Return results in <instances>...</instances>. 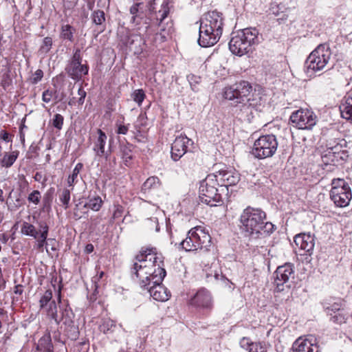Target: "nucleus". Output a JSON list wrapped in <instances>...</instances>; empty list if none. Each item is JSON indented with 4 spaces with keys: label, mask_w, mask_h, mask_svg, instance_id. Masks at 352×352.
Instances as JSON below:
<instances>
[{
    "label": "nucleus",
    "mask_w": 352,
    "mask_h": 352,
    "mask_svg": "<svg viewBox=\"0 0 352 352\" xmlns=\"http://www.w3.org/2000/svg\"><path fill=\"white\" fill-rule=\"evenodd\" d=\"M75 32L76 29L73 26L69 24L62 25L59 37L63 41L73 42L74 40V34Z\"/></svg>",
    "instance_id": "cd10ccee"
},
{
    "label": "nucleus",
    "mask_w": 352,
    "mask_h": 352,
    "mask_svg": "<svg viewBox=\"0 0 352 352\" xmlns=\"http://www.w3.org/2000/svg\"><path fill=\"white\" fill-rule=\"evenodd\" d=\"M155 250L142 249L135 256V261L131 268L132 276L135 275L139 280V285L142 288L151 283H162L166 276L164 262Z\"/></svg>",
    "instance_id": "f257e3e1"
},
{
    "label": "nucleus",
    "mask_w": 352,
    "mask_h": 352,
    "mask_svg": "<svg viewBox=\"0 0 352 352\" xmlns=\"http://www.w3.org/2000/svg\"><path fill=\"white\" fill-rule=\"evenodd\" d=\"M124 212V208L120 205L115 206V209L113 213V219H119L122 216Z\"/></svg>",
    "instance_id": "3c124183"
},
{
    "label": "nucleus",
    "mask_w": 352,
    "mask_h": 352,
    "mask_svg": "<svg viewBox=\"0 0 352 352\" xmlns=\"http://www.w3.org/2000/svg\"><path fill=\"white\" fill-rule=\"evenodd\" d=\"M94 245L91 243L89 244H87L86 246H85V252L87 253V254H90L93 251H94Z\"/></svg>",
    "instance_id": "0e129e2a"
},
{
    "label": "nucleus",
    "mask_w": 352,
    "mask_h": 352,
    "mask_svg": "<svg viewBox=\"0 0 352 352\" xmlns=\"http://www.w3.org/2000/svg\"><path fill=\"white\" fill-rule=\"evenodd\" d=\"M116 125H117L116 133L118 134L126 135L127 133V132L129 131L128 125H124V124H118V123H117Z\"/></svg>",
    "instance_id": "6e6d98bb"
},
{
    "label": "nucleus",
    "mask_w": 352,
    "mask_h": 352,
    "mask_svg": "<svg viewBox=\"0 0 352 352\" xmlns=\"http://www.w3.org/2000/svg\"><path fill=\"white\" fill-rule=\"evenodd\" d=\"M56 241L54 239H48V245L51 247L50 248L53 251L56 250Z\"/></svg>",
    "instance_id": "680f3d73"
},
{
    "label": "nucleus",
    "mask_w": 352,
    "mask_h": 352,
    "mask_svg": "<svg viewBox=\"0 0 352 352\" xmlns=\"http://www.w3.org/2000/svg\"><path fill=\"white\" fill-rule=\"evenodd\" d=\"M331 56L329 47L319 45L307 57L305 62V71L309 76L321 71L329 63Z\"/></svg>",
    "instance_id": "423d86ee"
},
{
    "label": "nucleus",
    "mask_w": 352,
    "mask_h": 352,
    "mask_svg": "<svg viewBox=\"0 0 352 352\" xmlns=\"http://www.w3.org/2000/svg\"><path fill=\"white\" fill-rule=\"evenodd\" d=\"M1 138L2 140H3L6 142H10V139L9 138V133L5 131H2L1 132Z\"/></svg>",
    "instance_id": "e2e57ef3"
},
{
    "label": "nucleus",
    "mask_w": 352,
    "mask_h": 352,
    "mask_svg": "<svg viewBox=\"0 0 352 352\" xmlns=\"http://www.w3.org/2000/svg\"><path fill=\"white\" fill-rule=\"evenodd\" d=\"M321 78L325 80L327 84H331L333 82V78L330 72H324L322 74Z\"/></svg>",
    "instance_id": "13d9d810"
},
{
    "label": "nucleus",
    "mask_w": 352,
    "mask_h": 352,
    "mask_svg": "<svg viewBox=\"0 0 352 352\" xmlns=\"http://www.w3.org/2000/svg\"><path fill=\"white\" fill-rule=\"evenodd\" d=\"M330 198L337 207L344 208L352 199V190L349 182L344 179L335 178L331 181Z\"/></svg>",
    "instance_id": "6e6552de"
},
{
    "label": "nucleus",
    "mask_w": 352,
    "mask_h": 352,
    "mask_svg": "<svg viewBox=\"0 0 352 352\" xmlns=\"http://www.w3.org/2000/svg\"><path fill=\"white\" fill-rule=\"evenodd\" d=\"M199 79H200L199 77L195 76L194 75L188 76V80L192 87V81L195 82V83H198Z\"/></svg>",
    "instance_id": "052dcab7"
},
{
    "label": "nucleus",
    "mask_w": 352,
    "mask_h": 352,
    "mask_svg": "<svg viewBox=\"0 0 352 352\" xmlns=\"http://www.w3.org/2000/svg\"><path fill=\"white\" fill-rule=\"evenodd\" d=\"M274 285L277 292L289 289L294 279V266L290 263L278 266L274 273Z\"/></svg>",
    "instance_id": "f8f14e48"
},
{
    "label": "nucleus",
    "mask_w": 352,
    "mask_h": 352,
    "mask_svg": "<svg viewBox=\"0 0 352 352\" xmlns=\"http://www.w3.org/2000/svg\"><path fill=\"white\" fill-rule=\"evenodd\" d=\"M91 18L93 23L96 25H101L105 21L104 12L100 10L94 11Z\"/></svg>",
    "instance_id": "ea45409f"
},
{
    "label": "nucleus",
    "mask_w": 352,
    "mask_h": 352,
    "mask_svg": "<svg viewBox=\"0 0 352 352\" xmlns=\"http://www.w3.org/2000/svg\"><path fill=\"white\" fill-rule=\"evenodd\" d=\"M224 25V17L217 10L209 11L200 21L198 43L202 47L216 44L220 39Z\"/></svg>",
    "instance_id": "20e7f679"
},
{
    "label": "nucleus",
    "mask_w": 352,
    "mask_h": 352,
    "mask_svg": "<svg viewBox=\"0 0 352 352\" xmlns=\"http://www.w3.org/2000/svg\"><path fill=\"white\" fill-rule=\"evenodd\" d=\"M212 174L217 178L219 185L227 189L229 186L236 185L240 180L239 173L233 168L220 169Z\"/></svg>",
    "instance_id": "dca6fc26"
},
{
    "label": "nucleus",
    "mask_w": 352,
    "mask_h": 352,
    "mask_svg": "<svg viewBox=\"0 0 352 352\" xmlns=\"http://www.w3.org/2000/svg\"><path fill=\"white\" fill-rule=\"evenodd\" d=\"M102 203L101 198L96 196L89 199V201L84 204L83 208H89L94 211H98L102 206Z\"/></svg>",
    "instance_id": "e433bc0d"
},
{
    "label": "nucleus",
    "mask_w": 352,
    "mask_h": 352,
    "mask_svg": "<svg viewBox=\"0 0 352 352\" xmlns=\"http://www.w3.org/2000/svg\"><path fill=\"white\" fill-rule=\"evenodd\" d=\"M63 116L59 113H56L52 119V124L56 129L60 130L63 128Z\"/></svg>",
    "instance_id": "a18cd8bd"
},
{
    "label": "nucleus",
    "mask_w": 352,
    "mask_h": 352,
    "mask_svg": "<svg viewBox=\"0 0 352 352\" xmlns=\"http://www.w3.org/2000/svg\"><path fill=\"white\" fill-rule=\"evenodd\" d=\"M43 77V72L41 69H37L30 78V82L32 85L37 84Z\"/></svg>",
    "instance_id": "de8ad7c7"
},
{
    "label": "nucleus",
    "mask_w": 352,
    "mask_h": 352,
    "mask_svg": "<svg viewBox=\"0 0 352 352\" xmlns=\"http://www.w3.org/2000/svg\"><path fill=\"white\" fill-rule=\"evenodd\" d=\"M168 13V10L166 8H164L163 10H159L158 13L157 14V21L160 20V22L158 25L160 24V23L167 16V14Z\"/></svg>",
    "instance_id": "4d7b16f0"
},
{
    "label": "nucleus",
    "mask_w": 352,
    "mask_h": 352,
    "mask_svg": "<svg viewBox=\"0 0 352 352\" xmlns=\"http://www.w3.org/2000/svg\"><path fill=\"white\" fill-rule=\"evenodd\" d=\"M258 31L256 28H245L232 34L229 49L235 55L241 56L247 54L253 45L258 43Z\"/></svg>",
    "instance_id": "39448f33"
},
{
    "label": "nucleus",
    "mask_w": 352,
    "mask_h": 352,
    "mask_svg": "<svg viewBox=\"0 0 352 352\" xmlns=\"http://www.w3.org/2000/svg\"><path fill=\"white\" fill-rule=\"evenodd\" d=\"M116 328V322L110 318H104L99 325V329L101 332L107 334L113 333Z\"/></svg>",
    "instance_id": "2f4dec72"
},
{
    "label": "nucleus",
    "mask_w": 352,
    "mask_h": 352,
    "mask_svg": "<svg viewBox=\"0 0 352 352\" xmlns=\"http://www.w3.org/2000/svg\"><path fill=\"white\" fill-rule=\"evenodd\" d=\"M8 234H5V233H3V234H0V241L3 243H6L7 241H8Z\"/></svg>",
    "instance_id": "69168bd1"
},
{
    "label": "nucleus",
    "mask_w": 352,
    "mask_h": 352,
    "mask_svg": "<svg viewBox=\"0 0 352 352\" xmlns=\"http://www.w3.org/2000/svg\"><path fill=\"white\" fill-rule=\"evenodd\" d=\"M341 305L338 302H334L332 305H330L329 306H326L325 309L327 310V313L329 314H331L330 311H332L333 313H336V311H338L340 310Z\"/></svg>",
    "instance_id": "864d4df0"
},
{
    "label": "nucleus",
    "mask_w": 352,
    "mask_h": 352,
    "mask_svg": "<svg viewBox=\"0 0 352 352\" xmlns=\"http://www.w3.org/2000/svg\"><path fill=\"white\" fill-rule=\"evenodd\" d=\"M254 343L255 342H250L249 338L244 337L240 341V346L242 348H243L246 350H248V351H250V349L251 348L252 344H254Z\"/></svg>",
    "instance_id": "603ef678"
},
{
    "label": "nucleus",
    "mask_w": 352,
    "mask_h": 352,
    "mask_svg": "<svg viewBox=\"0 0 352 352\" xmlns=\"http://www.w3.org/2000/svg\"><path fill=\"white\" fill-rule=\"evenodd\" d=\"M321 158L322 162L324 164H336V163H339L341 161L338 158V156H336L333 153H331V151L327 148L322 153Z\"/></svg>",
    "instance_id": "473e14b6"
},
{
    "label": "nucleus",
    "mask_w": 352,
    "mask_h": 352,
    "mask_svg": "<svg viewBox=\"0 0 352 352\" xmlns=\"http://www.w3.org/2000/svg\"><path fill=\"white\" fill-rule=\"evenodd\" d=\"M316 116L309 109H299L292 113L290 122L298 129H311L316 124Z\"/></svg>",
    "instance_id": "ddd939ff"
},
{
    "label": "nucleus",
    "mask_w": 352,
    "mask_h": 352,
    "mask_svg": "<svg viewBox=\"0 0 352 352\" xmlns=\"http://www.w3.org/2000/svg\"><path fill=\"white\" fill-rule=\"evenodd\" d=\"M252 91V86L247 81L236 82L226 87L224 97L236 103L234 113L241 120L250 122L254 118V113L257 111L254 99L248 98Z\"/></svg>",
    "instance_id": "f03ea898"
},
{
    "label": "nucleus",
    "mask_w": 352,
    "mask_h": 352,
    "mask_svg": "<svg viewBox=\"0 0 352 352\" xmlns=\"http://www.w3.org/2000/svg\"><path fill=\"white\" fill-rule=\"evenodd\" d=\"M289 352H320L319 346L313 337L303 339L298 338L292 344Z\"/></svg>",
    "instance_id": "a211bd4d"
},
{
    "label": "nucleus",
    "mask_w": 352,
    "mask_h": 352,
    "mask_svg": "<svg viewBox=\"0 0 352 352\" xmlns=\"http://www.w3.org/2000/svg\"><path fill=\"white\" fill-rule=\"evenodd\" d=\"M146 224H147V226L150 229H152L153 228V226H155V231L158 232L160 230L158 221L156 217H152V218L148 219L146 221Z\"/></svg>",
    "instance_id": "8fccbe9b"
},
{
    "label": "nucleus",
    "mask_w": 352,
    "mask_h": 352,
    "mask_svg": "<svg viewBox=\"0 0 352 352\" xmlns=\"http://www.w3.org/2000/svg\"><path fill=\"white\" fill-rule=\"evenodd\" d=\"M72 189L63 188L58 191V199L65 209L69 208Z\"/></svg>",
    "instance_id": "72a5a7b5"
},
{
    "label": "nucleus",
    "mask_w": 352,
    "mask_h": 352,
    "mask_svg": "<svg viewBox=\"0 0 352 352\" xmlns=\"http://www.w3.org/2000/svg\"><path fill=\"white\" fill-rule=\"evenodd\" d=\"M326 147L331 151L341 161L346 160L349 157L348 152L345 149L346 142L344 140H331L327 142Z\"/></svg>",
    "instance_id": "5701e85b"
},
{
    "label": "nucleus",
    "mask_w": 352,
    "mask_h": 352,
    "mask_svg": "<svg viewBox=\"0 0 352 352\" xmlns=\"http://www.w3.org/2000/svg\"><path fill=\"white\" fill-rule=\"evenodd\" d=\"M153 8L150 3H144V2H136L133 3L130 9L129 12L131 14V23L140 29L138 26L144 21L145 25V32L150 28L151 17L150 16L153 12Z\"/></svg>",
    "instance_id": "9b49d317"
},
{
    "label": "nucleus",
    "mask_w": 352,
    "mask_h": 352,
    "mask_svg": "<svg viewBox=\"0 0 352 352\" xmlns=\"http://www.w3.org/2000/svg\"><path fill=\"white\" fill-rule=\"evenodd\" d=\"M104 274V273L102 271L98 272V274L96 275L95 278H96L97 280H99L103 277Z\"/></svg>",
    "instance_id": "774afa93"
},
{
    "label": "nucleus",
    "mask_w": 352,
    "mask_h": 352,
    "mask_svg": "<svg viewBox=\"0 0 352 352\" xmlns=\"http://www.w3.org/2000/svg\"><path fill=\"white\" fill-rule=\"evenodd\" d=\"M145 96V94L142 89H136L131 95L133 100L136 102L139 106L142 104Z\"/></svg>",
    "instance_id": "c03bdc74"
},
{
    "label": "nucleus",
    "mask_w": 352,
    "mask_h": 352,
    "mask_svg": "<svg viewBox=\"0 0 352 352\" xmlns=\"http://www.w3.org/2000/svg\"><path fill=\"white\" fill-rule=\"evenodd\" d=\"M210 242V236L201 227H195L188 232L179 245L186 251H195L206 248Z\"/></svg>",
    "instance_id": "1a4fd4ad"
},
{
    "label": "nucleus",
    "mask_w": 352,
    "mask_h": 352,
    "mask_svg": "<svg viewBox=\"0 0 352 352\" xmlns=\"http://www.w3.org/2000/svg\"><path fill=\"white\" fill-rule=\"evenodd\" d=\"M53 45L52 38L50 36H46L43 39L42 43L40 45L38 52L40 54L45 55L47 54Z\"/></svg>",
    "instance_id": "4c0bfd02"
},
{
    "label": "nucleus",
    "mask_w": 352,
    "mask_h": 352,
    "mask_svg": "<svg viewBox=\"0 0 352 352\" xmlns=\"http://www.w3.org/2000/svg\"><path fill=\"white\" fill-rule=\"evenodd\" d=\"M83 168V164L82 163H78L74 168L72 170V173L69 175L67 178V185L69 187H72V190L75 184H76L78 182V175L80 170Z\"/></svg>",
    "instance_id": "7c9ffc66"
},
{
    "label": "nucleus",
    "mask_w": 352,
    "mask_h": 352,
    "mask_svg": "<svg viewBox=\"0 0 352 352\" xmlns=\"http://www.w3.org/2000/svg\"><path fill=\"white\" fill-rule=\"evenodd\" d=\"M48 316L51 317L57 324H60L59 317L57 314V307L55 300H52L44 309Z\"/></svg>",
    "instance_id": "c9c22d12"
},
{
    "label": "nucleus",
    "mask_w": 352,
    "mask_h": 352,
    "mask_svg": "<svg viewBox=\"0 0 352 352\" xmlns=\"http://www.w3.org/2000/svg\"><path fill=\"white\" fill-rule=\"evenodd\" d=\"M266 214L259 208L247 207L240 217L241 229L245 236L254 239L265 237L274 230V225L265 221Z\"/></svg>",
    "instance_id": "7ed1b4c3"
},
{
    "label": "nucleus",
    "mask_w": 352,
    "mask_h": 352,
    "mask_svg": "<svg viewBox=\"0 0 352 352\" xmlns=\"http://www.w3.org/2000/svg\"><path fill=\"white\" fill-rule=\"evenodd\" d=\"M6 287V280L3 278L1 267H0V291H3Z\"/></svg>",
    "instance_id": "bf43d9fd"
},
{
    "label": "nucleus",
    "mask_w": 352,
    "mask_h": 352,
    "mask_svg": "<svg viewBox=\"0 0 352 352\" xmlns=\"http://www.w3.org/2000/svg\"><path fill=\"white\" fill-rule=\"evenodd\" d=\"M339 108L343 118L352 120V88L342 99Z\"/></svg>",
    "instance_id": "b1692460"
},
{
    "label": "nucleus",
    "mask_w": 352,
    "mask_h": 352,
    "mask_svg": "<svg viewBox=\"0 0 352 352\" xmlns=\"http://www.w3.org/2000/svg\"><path fill=\"white\" fill-rule=\"evenodd\" d=\"M190 303L197 307L210 309L212 306V298L209 291L201 288L190 299Z\"/></svg>",
    "instance_id": "aec40b11"
},
{
    "label": "nucleus",
    "mask_w": 352,
    "mask_h": 352,
    "mask_svg": "<svg viewBox=\"0 0 352 352\" xmlns=\"http://www.w3.org/2000/svg\"><path fill=\"white\" fill-rule=\"evenodd\" d=\"M192 140L186 135H179L175 138L171 146V157L174 161L179 160L187 151Z\"/></svg>",
    "instance_id": "f3484780"
},
{
    "label": "nucleus",
    "mask_w": 352,
    "mask_h": 352,
    "mask_svg": "<svg viewBox=\"0 0 352 352\" xmlns=\"http://www.w3.org/2000/svg\"><path fill=\"white\" fill-rule=\"evenodd\" d=\"M21 231L23 234L33 237L34 239H37L40 233L38 227L37 230L33 224L25 221L23 223Z\"/></svg>",
    "instance_id": "c85d7f7f"
},
{
    "label": "nucleus",
    "mask_w": 352,
    "mask_h": 352,
    "mask_svg": "<svg viewBox=\"0 0 352 352\" xmlns=\"http://www.w3.org/2000/svg\"><path fill=\"white\" fill-rule=\"evenodd\" d=\"M19 151L6 153L2 158L1 164L3 166L9 168L14 163L18 157Z\"/></svg>",
    "instance_id": "f704fd0d"
},
{
    "label": "nucleus",
    "mask_w": 352,
    "mask_h": 352,
    "mask_svg": "<svg viewBox=\"0 0 352 352\" xmlns=\"http://www.w3.org/2000/svg\"><path fill=\"white\" fill-rule=\"evenodd\" d=\"M36 350L41 352H54V346L49 332L39 339Z\"/></svg>",
    "instance_id": "bb28decb"
},
{
    "label": "nucleus",
    "mask_w": 352,
    "mask_h": 352,
    "mask_svg": "<svg viewBox=\"0 0 352 352\" xmlns=\"http://www.w3.org/2000/svg\"><path fill=\"white\" fill-rule=\"evenodd\" d=\"M295 244L300 248L301 250L311 256L313 254L315 246V237L314 234L309 233H300L294 236Z\"/></svg>",
    "instance_id": "6ab92c4d"
},
{
    "label": "nucleus",
    "mask_w": 352,
    "mask_h": 352,
    "mask_svg": "<svg viewBox=\"0 0 352 352\" xmlns=\"http://www.w3.org/2000/svg\"><path fill=\"white\" fill-rule=\"evenodd\" d=\"M61 317L59 318L60 322H62L65 326L67 336L72 340H76L78 337V327L74 325V314L72 309L67 305L60 306Z\"/></svg>",
    "instance_id": "2eb2a0df"
},
{
    "label": "nucleus",
    "mask_w": 352,
    "mask_h": 352,
    "mask_svg": "<svg viewBox=\"0 0 352 352\" xmlns=\"http://www.w3.org/2000/svg\"><path fill=\"white\" fill-rule=\"evenodd\" d=\"M206 278L208 279V281H212V279H214L216 281H223L226 285L230 283V280L226 278L223 275H222L221 273H219L218 272L215 271L213 274H207Z\"/></svg>",
    "instance_id": "79ce46f5"
},
{
    "label": "nucleus",
    "mask_w": 352,
    "mask_h": 352,
    "mask_svg": "<svg viewBox=\"0 0 352 352\" xmlns=\"http://www.w3.org/2000/svg\"><path fill=\"white\" fill-rule=\"evenodd\" d=\"M284 9L285 7L283 5L272 3L270 5V11L271 14L278 16L280 13L283 12Z\"/></svg>",
    "instance_id": "49530a36"
},
{
    "label": "nucleus",
    "mask_w": 352,
    "mask_h": 352,
    "mask_svg": "<svg viewBox=\"0 0 352 352\" xmlns=\"http://www.w3.org/2000/svg\"><path fill=\"white\" fill-rule=\"evenodd\" d=\"M213 174H209L201 182L199 186V199L202 203L213 206L222 201L221 195L218 192L217 186L219 185L217 178Z\"/></svg>",
    "instance_id": "0eeeda50"
},
{
    "label": "nucleus",
    "mask_w": 352,
    "mask_h": 352,
    "mask_svg": "<svg viewBox=\"0 0 352 352\" xmlns=\"http://www.w3.org/2000/svg\"><path fill=\"white\" fill-rule=\"evenodd\" d=\"M52 292L51 290H47L43 294L42 297L39 300L40 307L41 309H45L52 300Z\"/></svg>",
    "instance_id": "a19ab883"
},
{
    "label": "nucleus",
    "mask_w": 352,
    "mask_h": 352,
    "mask_svg": "<svg viewBox=\"0 0 352 352\" xmlns=\"http://www.w3.org/2000/svg\"><path fill=\"white\" fill-rule=\"evenodd\" d=\"M37 226L39 228V235L37 239V248L38 249L43 248L45 246L46 251L48 252L47 246H48V232H49V226L46 221H38L36 222Z\"/></svg>",
    "instance_id": "393cba45"
},
{
    "label": "nucleus",
    "mask_w": 352,
    "mask_h": 352,
    "mask_svg": "<svg viewBox=\"0 0 352 352\" xmlns=\"http://www.w3.org/2000/svg\"><path fill=\"white\" fill-rule=\"evenodd\" d=\"M161 283H151V285L146 286L144 289L147 290L148 293L154 300L164 302L169 299L170 294Z\"/></svg>",
    "instance_id": "412c9836"
},
{
    "label": "nucleus",
    "mask_w": 352,
    "mask_h": 352,
    "mask_svg": "<svg viewBox=\"0 0 352 352\" xmlns=\"http://www.w3.org/2000/svg\"><path fill=\"white\" fill-rule=\"evenodd\" d=\"M97 137L94 140V148L93 150L96 153V155L98 157H104L106 160H107L109 153H111V146H109V151H104V146L106 144V141L107 139V136L104 132H103L101 129H97Z\"/></svg>",
    "instance_id": "4be33fe9"
},
{
    "label": "nucleus",
    "mask_w": 352,
    "mask_h": 352,
    "mask_svg": "<svg viewBox=\"0 0 352 352\" xmlns=\"http://www.w3.org/2000/svg\"><path fill=\"white\" fill-rule=\"evenodd\" d=\"M132 145L130 144L127 141L124 139V140L120 141L119 143V151L121 155V157L123 160L124 164L126 166H129L131 163V160L133 159L132 155Z\"/></svg>",
    "instance_id": "a878e982"
},
{
    "label": "nucleus",
    "mask_w": 352,
    "mask_h": 352,
    "mask_svg": "<svg viewBox=\"0 0 352 352\" xmlns=\"http://www.w3.org/2000/svg\"><path fill=\"white\" fill-rule=\"evenodd\" d=\"M248 352H266L265 347L260 342H255L252 344L250 351Z\"/></svg>",
    "instance_id": "09e8293b"
},
{
    "label": "nucleus",
    "mask_w": 352,
    "mask_h": 352,
    "mask_svg": "<svg viewBox=\"0 0 352 352\" xmlns=\"http://www.w3.org/2000/svg\"><path fill=\"white\" fill-rule=\"evenodd\" d=\"M23 293V287L22 285H16L14 287V296L12 298V303H21L23 301L22 294Z\"/></svg>",
    "instance_id": "58836bf2"
},
{
    "label": "nucleus",
    "mask_w": 352,
    "mask_h": 352,
    "mask_svg": "<svg viewBox=\"0 0 352 352\" xmlns=\"http://www.w3.org/2000/svg\"><path fill=\"white\" fill-rule=\"evenodd\" d=\"M54 95V91L50 89H47L43 92L42 100L45 102H50Z\"/></svg>",
    "instance_id": "5fc2aeb1"
},
{
    "label": "nucleus",
    "mask_w": 352,
    "mask_h": 352,
    "mask_svg": "<svg viewBox=\"0 0 352 352\" xmlns=\"http://www.w3.org/2000/svg\"><path fill=\"white\" fill-rule=\"evenodd\" d=\"M82 56L80 49H76L65 71L68 76L74 80H79L82 76L87 75L89 67L87 64H82Z\"/></svg>",
    "instance_id": "4468645a"
},
{
    "label": "nucleus",
    "mask_w": 352,
    "mask_h": 352,
    "mask_svg": "<svg viewBox=\"0 0 352 352\" xmlns=\"http://www.w3.org/2000/svg\"><path fill=\"white\" fill-rule=\"evenodd\" d=\"M78 94L79 95L80 97H85L86 96V92L85 91L82 89V88H80L78 91Z\"/></svg>",
    "instance_id": "338daca9"
},
{
    "label": "nucleus",
    "mask_w": 352,
    "mask_h": 352,
    "mask_svg": "<svg viewBox=\"0 0 352 352\" xmlns=\"http://www.w3.org/2000/svg\"><path fill=\"white\" fill-rule=\"evenodd\" d=\"M160 186V181L157 177H148L142 186V191L144 193L149 192L152 189H157Z\"/></svg>",
    "instance_id": "c756f323"
},
{
    "label": "nucleus",
    "mask_w": 352,
    "mask_h": 352,
    "mask_svg": "<svg viewBox=\"0 0 352 352\" xmlns=\"http://www.w3.org/2000/svg\"><path fill=\"white\" fill-rule=\"evenodd\" d=\"M278 148V141L274 135L259 137L254 143L252 154L258 159L272 157Z\"/></svg>",
    "instance_id": "9d476101"
},
{
    "label": "nucleus",
    "mask_w": 352,
    "mask_h": 352,
    "mask_svg": "<svg viewBox=\"0 0 352 352\" xmlns=\"http://www.w3.org/2000/svg\"><path fill=\"white\" fill-rule=\"evenodd\" d=\"M41 194L38 190H33L28 197V201L34 205H38L41 201Z\"/></svg>",
    "instance_id": "37998d69"
}]
</instances>
